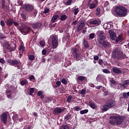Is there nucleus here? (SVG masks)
<instances>
[{
  "instance_id": "9",
  "label": "nucleus",
  "mask_w": 129,
  "mask_h": 129,
  "mask_svg": "<svg viewBox=\"0 0 129 129\" xmlns=\"http://www.w3.org/2000/svg\"><path fill=\"white\" fill-rule=\"evenodd\" d=\"M23 9L27 13H31L33 10L34 6L31 4H26L23 7Z\"/></svg>"
},
{
  "instance_id": "26",
  "label": "nucleus",
  "mask_w": 129,
  "mask_h": 129,
  "mask_svg": "<svg viewBox=\"0 0 129 129\" xmlns=\"http://www.w3.org/2000/svg\"><path fill=\"white\" fill-rule=\"evenodd\" d=\"M19 51L22 53H24L26 52V50L25 49V46L23 45H21L19 48Z\"/></svg>"
},
{
  "instance_id": "64",
  "label": "nucleus",
  "mask_w": 129,
  "mask_h": 129,
  "mask_svg": "<svg viewBox=\"0 0 129 129\" xmlns=\"http://www.w3.org/2000/svg\"><path fill=\"white\" fill-rule=\"evenodd\" d=\"M94 59L95 60H98L99 59V56H94Z\"/></svg>"
},
{
  "instance_id": "62",
  "label": "nucleus",
  "mask_w": 129,
  "mask_h": 129,
  "mask_svg": "<svg viewBox=\"0 0 129 129\" xmlns=\"http://www.w3.org/2000/svg\"><path fill=\"white\" fill-rule=\"evenodd\" d=\"M107 64V62H102V63L101 64L102 68H105V66Z\"/></svg>"
},
{
  "instance_id": "28",
  "label": "nucleus",
  "mask_w": 129,
  "mask_h": 129,
  "mask_svg": "<svg viewBox=\"0 0 129 129\" xmlns=\"http://www.w3.org/2000/svg\"><path fill=\"white\" fill-rule=\"evenodd\" d=\"M122 39V36L121 34H119L118 37L117 38L116 40H115V42L116 43H118L119 42H120L121 39Z\"/></svg>"
},
{
  "instance_id": "37",
  "label": "nucleus",
  "mask_w": 129,
  "mask_h": 129,
  "mask_svg": "<svg viewBox=\"0 0 129 129\" xmlns=\"http://www.w3.org/2000/svg\"><path fill=\"white\" fill-rule=\"evenodd\" d=\"M100 15V8H97L96 9V16L99 17Z\"/></svg>"
},
{
  "instance_id": "3",
  "label": "nucleus",
  "mask_w": 129,
  "mask_h": 129,
  "mask_svg": "<svg viewBox=\"0 0 129 129\" xmlns=\"http://www.w3.org/2000/svg\"><path fill=\"white\" fill-rule=\"evenodd\" d=\"M114 12L117 16L123 17L126 15L127 10L123 7L119 6L115 8Z\"/></svg>"
},
{
  "instance_id": "12",
  "label": "nucleus",
  "mask_w": 129,
  "mask_h": 129,
  "mask_svg": "<svg viewBox=\"0 0 129 129\" xmlns=\"http://www.w3.org/2000/svg\"><path fill=\"white\" fill-rule=\"evenodd\" d=\"M106 104L108 106V108H111L115 106L116 102L114 100L111 99L107 100Z\"/></svg>"
},
{
  "instance_id": "52",
  "label": "nucleus",
  "mask_w": 129,
  "mask_h": 129,
  "mask_svg": "<svg viewBox=\"0 0 129 129\" xmlns=\"http://www.w3.org/2000/svg\"><path fill=\"white\" fill-rule=\"evenodd\" d=\"M102 78H103V75H102L101 74H99V75H98L96 78H97V80H101V79Z\"/></svg>"
},
{
  "instance_id": "48",
  "label": "nucleus",
  "mask_w": 129,
  "mask_h": 129,
  "mask_svg": "<svg viewBox=\"0 0 129 129\" xmlns=\"http://www.w3.org/2000/svg\"><path fill=\"white\" fill-rule=\"evenodd\" d=\"M39 44L41 47H44L45 45V43L43 40H41L39 42Z\"/></svg>"
},
{
  "instance_id": "10",
  "label": "nucleus",
  "mask_w": 129,
  "mask_h": 129,
  "mask_svg": "<svg viewBox=\"0 0 129 129\" xmlns=\"http://www.w3.org/2000/svg\"><path fill=\"white\" fill-rule=\"evenodd\" d=\"M73 55L74 58L76 59H79L80 57L79 49L76 47H75L73 50Z\"/></svg>"
},
{
  "instance_id": "61",
  "label": "nucleus",
  "mask_w": 129,
  "mask_h": 129,
  "mask_svg": "<svg viewBox=\"0 0 129 129\" xmlns=\"http://www.w3.org/2000/svg\"><path fill=\"white\" fill-rule=\"evenodd\" d=\"M104 33L103 31H101L99 33V36H104Z\"/></svg>"
},
{
  "instance_id": "14",
  "label": "nucleus",
  "mask_w": 129,
  "mask_h": 129,
  "mask_svg": "<svg viewBox=\"0 0 129 129\" xmlns=\"http://www.w3.org/2000/svg\"><path fill=\"white\" fill-rule=\"evenodd\" d=\"M42 26V24L39 22H37L35 23H33L32 24V27L33 29H40Z\"/></svg>"
},
{
  "instance_id": "27",
  "label": "nucleus",
  "mask_w": 129,
  "mask_h": 129,
  "mask_svg": "<svg viewBox=\"0 0 129 129\" xmlns=\"http://www.w3.org/2000/svg\"><path fill=\"white\" fill-rule=\"evenodd\" d=\"M86 79V77L85 76H79L77 78V80L80 81H83L84 80H85Z\"/></svg>"
},
{
  "instance_id": "44",
  "label": "nucleus",
  "mask_w": 129,
  "mask_h": 129,
  "mask_svg": "<svg viewBox=\"0 0 129 129\" xmlns=\"http://www.w3.org/2000/svg\"><path fill=\"white\" fill-rule=\"evenodd\" d=\"M72 99V96L71 95H69L67 99V102L68 103H71Z\"/></svg>"
},
{
  "instance_id": "29",
  "label": "nucleus",
  "mask_w": 129,
  "mask_h": 129,
  "mask_svg": "<svg viewBox=\"0 0 129 129\" xmlns=\"http://www.w3.org/2000/svg\"><path fill=\"white\" fill-rule=\"evenodd\" d=\"M67 16L66 15L64 14V15H62L61 16L60 20L61 21H64L67 20Z\"/></svg>"
},
{
  "instance_id": "51",
  "label": "nucleus",
  "mask_w": 129,
  "mask_h": 129,
  "mask_svg": "<svg viewBox=\"0 0 129 129\" xmlns=\"http://www.w3.org/2000/svg\"><path fill=\"white\" fill-rule=\"evenodd\" d=\"M74 14L75 16L77 15V14H78L79 11V9L78 8H76L74 9Z\"/></svg>"
},
{
  "instance_id": "43",
  "label": "nucleus",
  "mask_w": 129,
  "mask_h": 129,
  "mask_svg": "<svg viewBox=\"0 0 129 129\" xmlns=\"http://www.w3.org/2000/svg\"><path fill=\"white\" fill-rule=\"evenodd\" d=\"M34 91V88H31L30 90H29V95L32 96Z\"/></svg>"
},
{
  "instance_id": "2",
  "label": "nucleus",
  "mask_w": 129,
  "mask_h": 129,
  "mask_svg": "<svg viewBox=\"0 0 129 129\" xmlns=\"http://www.w3.org/2000/svg\"><path fill=\"white\" fill-rule=\"evenodd\" d=\"M110 120L109 121V122L110 124L112 125H120L122 123L124 119V117L122 115H118V116H116V115H114V116H110L109 117Z\"/></svg>"
},
{
  "instance_id": "36",
  "label": "nucleus",
  "mask_w": 129,
  "mask_h": 129,
  "mask_svg": "<svg viewBox=\"0 0 129 129\" xmlns=\"http://www.w3.org/2000/svg\"><path fill=\"white\" fill-rule=\"evenodd\" d=\"M110 83H111V87H113V85H117L118 84H116V82L113 79H112L111 80H110Z\"/></svg>"
},
{
  "instance_id": "31",
  "label": "nucleus",
  "mask_w": 129,
  "mask_h": 129,
  "mask_svg": "<svg viewBox=\"0 0 129 129\" xmlns=\"http://www.w3.org/2000/svg\"><path fill=\"white\" fill-rule=\"evenodd\" d=\"M20 84L21 86H25L28 84V81H27V79L25 80H22L20 82Z\"/></svg>"
},
{
  "instance_id": "13",
  "label": "nucleus",
  "mask_w": 129,
  "mask_h": 129,
  "mask_svg": "<svg viewBox=\"0 0 129 129\" xmlns=\"http://www.w3.org/2000/svg\"><path fill=\"white\" fill-rule=\"evenodd\" d=\"M31 31V28L30 27H25L20 30L22 34H28Z\"/></svg>"
},
{
  "instance_id": "15",
  "label": "nucleus",
  "mask_w": 129,
  "mask_h": 129,
  "mask_svg": "<svg viewBox=\"0 0 129 129\" xmlns=\"http://www.w3.org/2000/svg\"><path fill=\"white\" fill-rule=\"evenodd\" d=\"M85 26V21L84 20H82L80 23L79 26L77 27V32H80L82 29L84 28Z\"/></svg>"
},
{
  "instance_id": "57",
  "label": "nucleus",
  "mask_w": 129,
  "mask_h": 129,
  "mask_svg": "<svg viewBox=\"0 0 129 129\" xmlns=\"http://www.w3.org/2000/svg\"><path fill=\"white\" fill-rule=\"evenodd\" d=\"M32 126L31 125H28L27 126H25L23 129H31Z\"/></svg>"
},
{
  "instance_id": "53",
  "label": "nucleus",
  "mask_w": 129,
  "mask_h": 129,
  "mask_svg": "<svg viewBox=\"0 0 129 129\" xmlns=\"http://www.w3.org/2000/svg\"><path fill=\"white\" fill-rule=\"evenodd\" d=\"M95 36V34L94 33H91L89 35V38L91 39H94Z\"/></svg>"
},
{
  "instance_id": "35",
  "label": "nucleus",
  "mask_w": 129,
  "mask_h": 129,
  "mask_svg": "<svg viewBox=\"0 0 129 129\" xmlns=\"http://www.w3.org/2000/svg\"><path fill=\"white\" fill-rule=\"evenodd\" d=\"M89 110L87 109H84V110H82L80 111V114L81 115L84 114H86L88 112Z\"/></svg>"
},
{
  "instance_id": "11",
  "label": "nucleus",
  "mask_w": 129,
  "mask_h": 129,
  "mask_svg": "<svg viewBox=\"0 0 129 129\" xmlns=\"http://www.w3.org/2000/svg\"><path fill=\"white\" fill-rule=\"evenodd\" d=\"M0 120L4 124H6L7 122H8V114L5 112L2 113L0 116Z\"/></svg>"
},
{
  "instance_id": "55",
  "label": "nucleus",
  "mask_w": 129,
  "mask_h": 129,
  "mask_svg": "<svg viewBox=\"0 0 129 129\" xmlns=\"http://www.w3.org/2000/svg\"><path fill=\"white\" fill-rule=\"evenodd\" d=\"M49 9L45 8L44 9V14H47L49 12Z\"/></svg>"
},
{
  "instance_id": "42",
  "label": "nucleus",
  "mask_w": 129,
  "mask_h": 129,
  "mask_svg": "<svg viewBox=\"0 0 129 129\" xmlns=\"http://www.w3.org/2000/svg\"><path fill=\"white\" fill-rule=\"evenodd\" d=\"M72 3V0H67V2L65 4L66 6H71Z\"/></svg>"
},
{
  "instance_id": "1",
  "label": "nucleus",
  "mask_w": 129,
  "mask_h": 129,
  "mask_svg": "<svg viewBox=\"0 0 129 129\" xmlns=\"http://www.w3.org/2000/svg\"><path fill=\"white\" fill-rule=\"evenodd\" d=\"M112 57L118 61L125 59L126 56L123 54L120 47H116L112 53Z\"/></svg>"
},
{
  "instance_id": "41",
  "label": "nucleus",
  "mask_w": 129,
  "mask_h": 129,
  "mask_svg": "<svg viewBox=\"0 0 129 129\" xmlns=\"http://www.w3.org/2000/svg\"><path fill=\"white\" fill-rule=\"evenodd\" d=\"M86 92V89H82V90L80 91L79 93L82 95H85Z\"/></svg>"
},
{
  "instance_id": "16",
  "label": "nucleus",
  "mask_w": 129,
  "mask_h": 129,
  "mask_svg": "<svg viewBox=\"0 0 129 129\" xmlns=\"http://www.w3.org/2000/svg\"><path fill=\"white\" fill-rule=\"evenodd\" d=\"M109 34H110V37L112 40H115L116 38V34L114 31L110 30H109Z\"/></svg>"
},
{
  "instance_id": "33",
  "label": "nucleus",
  "mask_w": 129,
  "mask_h": 129,
  "mask_svg": "<svg viewBox=\"0 0 129 129\" xmlns=\"http://www.w3.org/2000/svg\"><path fill=\"white\" fill-rule=\"evenodd\" d=\"M108 108H110L108 107L107 104L106 103L105 105H103L102 110L103 111V112H106L108 110Z\"/></svg>"
},
{
  "instance_id": "38",
  "label": "nucleus",
  "mask_w": 129,
  "mask_h": 129,
  "mask_svg": "<svg viewBox=\"0 0 129 129\" xmlns=\"http://www.w3.org/2000/svg\"><path fill=\"white\" fill-rule=\"evenodd\" d=\"M60 85H61V82H60V81H56V85L55 86V87H54V86H53V87L54 88H58V87H59L60 86Z\"/></svg>"
},
{
  "instance_id": "63",
  "label": "nucleus",
  "mask_w": 129,
  "mask_h": 129,
  "mask_svg": "<svg viewBox=\"0 0 129 129\" xmlns=\"http://www.w3.org/2000/svg\"><path fill=\"white\" fill-rule=\"evenodd\" d=\"M103 60L101 59H99V60H98V63L100 65H101L102 63H103Z\"/></svg>"
},
{
  "instance_id": "58",
  "label": "nucleus",
  "mask_w": 129,
  "mask_h": 129,
  "mask_svg": "<svg viewBox=\"0 0 129 129\" xmlns=\"http://www.w3.org/2000/svg\"><path fill=\"white\" fill-rule=\"evenodd\" d=\"M42 94H43V92H42V91H39L37 92V96H40L42 95Z\"/></svg>"
},
{
  "instance_id": "5",
  "label": "nucleus",
  "mask_w": 129,
  "mask_h": 129,
  "mask_svg": "<svg viewBox=\"0 0 129 129\" xmlns=\"http://www.w3.org/2000/svg\"><path fill=\"white\" fill-rule=\"evenodd\" d=\"M48 42H51L53 49H56L58 46V41L57 40L56 36L51 35L48 39Z\"/></svg>"
},
{
  "instance_id": "8",
  "label": "nucleus",
  "mask_w": 129,
  "mask_h": 129,
  "mask_svg": "<svg viewBox=\"0 0 129 129\" xmlns=\"http://www.w3.org/2000/svg\"><path fill=\"white\" fill-rule=\"evenodd\" d=\"M3 47L6 50H9L10 52H12L15 51V48H12V46H11V44L9 43V42L8 41H6L4 42L3 44Z\"/></svg>"
},
{
  "instance_id": "60",
  "label": "nucleus",
  "mask_w": 129,
  "mask_h": 129,
  "mask_svg": "<svg viewBox=\"0 0 129 129\" xmlns=\"http://www.w3.org/2000/svg\"><path fill=\"white\" fill-rule=\"evenodd\" d=\"M13 24L15 27L19 26V23L17 22L13 21Z\"/></svg>"
},
{
  "instance_id": "20",
  "label": "nucleus",
  "mask_w": 129,
  "mask_h": 129,
  "mask_svg": "<svg viewBox=\"0 0 129 129\" xmlns=\"http://www.w3.org/2000/svg\"><path fill=\"white\" fill-rule=\"evenodd\" d=\"M112 71L114 74L118 75L122 73V71L117 67H114L112 69Z\"/></svg>"
},
{
  "instance_id": "23",
  "label": "nucleus",
  "mask_w": 129,
  "mask_h": 129,
  "mask_svg": "<svg viewBox=\"0 0 129 129\" xmlns=\"http://www.w3.org/2000/svg\"><path fill=\"white\" fill-rule=\"evenodd\" d=\"M58 17L59 16L58 15H54L51 19V22L54 23L55 22H56V20L58 18Z\"/></svg>"
},
{
  "instance_id": "24",
  "label": "nucleus",
  "mask_w": 129,
  "mask_h": 129,
  "mask_svg": "<svg viewBox=\"0 0 129 129\" xmlns=\"http://www.w3.org/2000/svg\"><path fill=\"white\" fill-rule=\"evenodd\" d=\"M37 14H38L37 10L33 8V11L31 12V15L32 16V17L35 18Z\"/></svg>"
},
{
  "instance_id": "21",
  "label": "nucleus",
  "mask_w": 129,
  "mask_h": 129,
  "mask_svg": "<svg viewBox=\"0 0 129 129\" xmlns=\"http://www.w3.org/2000/svg\"><path fill=\"white\" fill-rule=\"evenodd\" d=\"M94 3H93V4L92 3V4H90V6H89L90 10H93V9L96 8L97 5L98 4L97 0H95Z\"/></svg>"
},
{
  "instance_id": "49",
  "label": "nucleus",
  "mask_w": 129,
  "mask_h": 129,
  "mask_svg": "<svg viewBox=\"0 0 129 129\" xmlns=\"http://www.w3.org/2000/svg\"><path fill=\"white\" fill-rule=\"evenodd\" d=\"M0 25L2 27H4L6 26V23L4 20H1L0 22Z\"/></svg>"
},
{
  "instance_id": "59",
  "label": "nucleus",
  "mask_w": 129,
  "mask_h": 129,
  "mask_svg": "<svg viewBox=\"0 0 129 129\" xmlns=\"http://www.w3.org/2000/svg\"><path fill=\"white\" fill-rule=\"evenodd\" d=\"M42 54L43 55H46V50L45 49H43L42 51Z\"/></svg>"
},
{
  "instance_id": "17",
  "label": "nucleus",
  "mask_w": 129,
  "mask_h": 129,
  "mask_svg": "<svg viewBox=\"0 0 129 129\" xmlns=\"http://www.w3.org/2000/svg\"><path fill=\"white\" fill-rule=\"evenodd\" d=\"M91 25L99 26L101 24V21H98L97 20H91L89 22Z\"/></svg>"
},
{
  "instance_id": "50",
  "label": "nucleus",
  "mask_w": 129,
  "mask_h": 129,
  "mask_svg": "<svg viewBox=\"0 0 129 129\" xmlns=\"http://www.w3.org/2000/svg\"><path fill=\"white\" fill-rule=\"evenodd\" d=\"M74 110L76 111H79L81 110L80 107L78 106H75V107L74 108Z\"/></svg>"
},
{
  "instance_id": "32",
  "label": "nucleus",
  "mask_w": 129,
  "mask_h": 129,
  "mask_svg": "<svg viewBox=\"0 0 129 129\" xmlns=\"http://www.w3.org/2000/svg\"><path fill=\"white\" fill-rule=\"evenodd\" d=\"M83 45L86 48H88L89 47V45L88 44V41H87L86 40H84V41L83 42Z\"/></svg>"
},
{
  "instance_id": "34",
  "label": "nucleus",
  "mask_w": 129,
  "mask_h": 129,
  "mask_svg": "<svg viewBox=\"0 0 129 129\" xmlns=\"http://www.w3.org/2000/svg\"><path fill=\"white\" fill-rule=\"evenodd\" d=\"M60 129H70V127L68 125L62 124L60 127Z\"/></svg>"
},
{
  "instance_id": "46",
  "label": "nucleus",
  "mask_w": 129,
  "mask_h": 129,
  "mask_svg": "<svg viewBox=\"0 0 129 129\" xmlns=\"http://www.w3.org/2000/svg\"><path fill=\"white\" fill-rule=\"evenodd\" d=\"M61 83L64 85H67L68 84V82L67 81V80L64 78H63L61 80Z\"/></svg>"
},
{
  "instance_id": "7",
  "label": "nucleus",
  "mask_w": 129,
  "mask_h": 129,
  "mask_svg": "<svg viewBox=\"0 0 129 129\" xmlns=\"http://www.w3.org/2000/svg\"><path fill=\"white\" fill-rule=\"evenodd\" d=\"M66 110V108L62 107H55L54 110H53V114L54 115H58L61 113H62L63 111H64Z\"/></svg>"
},
{
  "instance_id": "25",
  "label": "nucleus",
  "mask_w": 129,
  "mask_h": 129,
  "mask_svg": "<svg viewBox=\"0 0 129 129\" xmlns=\"http://www.w3.org/2000/svg\"><path fill=\"white\" fill-rule=\"evenodd\" d=\"M72 116V115L69 112L66 115V116L64 117V120L65 122L67 121L69 119H71Z\"/></svg>"
},
{
  "instance_id": "18",
  "label": "nucleus",
  "mask_w": 129,
  "mask_h": 129,
  "mask_svg": "<svg viewBox=\"0 0 129 129\" xmlns=\"http://www.w3.org/2000/svg\"><path fill=\"white\" fill-rule=\"evenodd\" d=\"M20 16L22 18V19L24 21H27V19L29 18L28 16V14H27L26 12H23L21 14Z\"/></svg>"
},
{
  "instance_id": "45",
  "label": "nucleus",
  "mask_w": 129,
  "mask_h": 129,
  "mask_svg": "<svg viewBox=\"0 0 129 129\" xmlns=\"http://www.w3.org/2000/svg\"><path fill=\"white\" fill-rule=\"evenodd\" d=\"M103 72L106 74H110V71L106 69H103Z\"/></svg>"
},
{
  "instance_id": "39",
  "label": "nucleus",
  "mask_w": 129,
  "mask_h": 129,
  "mask_svg": "<svg viewBox=\"0 0 129 129\" xmlns=\"http://www.w3.org/2000/svg\"><path fill=\"white\" fill-rule=\"evenodd\" d=\"M122 96H123V98H127L128 96H129V92L127 94L125 92L123 93Z\"/></svg>"
},
{
  "instance_id": "40",
  "label": "nucleus",
  "mask_w": 129,
  "mask_h": 129,
  "mask_svg": "<svg viewBox=\"0 0 129 129\" xmlns=\"http://www.w3.org/2000/svg\"><path fill=\"white\" fill-rule=\"evenodd\" d=\"M6 35L4 33L0 32V40L6 39Z\"/></svg>"
},
{
  "instance_id": "6",
  "label": "nucleus",
  "mask_w": 129,
  "mask_h": 129,
  "mask_svg": "<svg viewBox=\"0 0 129 129\" xmlns=\"http://www.w3.org/2000/svg\"><path fill=\"white\" fill-rule=\"evenodd\" d=\"M7 62L12 66L17 67L18 69H20V68H21V65L22 64L21 61L17 59L9 60L7 61Z\"/></svg>"
},
{
  "instance_id": "22",
  "label": "nucleus",
  "mask_w": 129,
  "mask_h": 129,
  "mask_svg": "<svg viewBox=\"0 0 129 129\" xmlns=\"http://www.w3.org/2000/svg\"><path fill=\"white\" fill-rule=\"evenodd\" d=\"M89 105L90 107L93 109L96 110L97 108V106L96 105V104L92 102L91 101H89Z\"/></svg>"
},
{
  "instance_id": "30",
  "label": "nucleus",
  "mask_w": 129,
  "mask_h": 129,
  "mask_svg": "<svg viewBox=\"0 0 129 129\" xmlns=\"http://www.w3.org/2000/svg\"><path fill=\"white\" fill-rule=\"evenodd\" d=\"M29 79L30 81L32 82H35V78L34 75H31L29 77Z\"/></svg>"
},
{
  "instance_id": "4",
  "label": "nucleus",
  "mask_w": 129,
  "mask_h": 129,
  "mask_svg": "<svg viewBox=\"0 0 129 129\" xmlns=\"http://www.w3.org/2000/svg\"><path fill=\"white\" fill-rule=\"evenodd\" d=\"M98 37L99 44L102 45L105 48L109 47L110 44L105 36L98 35Z\"/></svg>"
},
{
  "instance_id": "56",
  "label": "nucleus",
  "mask_w": 129,
  "mask_h": 129,
  "mask_svg": "<svg viewBox=\"0 0 129 129\" xmlns=\"http://www.w3.org/2000/svg\"><path fill=\"white\" fill-rule=\"evenodd\" d=\"M124 83L126 87L128 86L129 85V80L124 81Z\"/></svg>"
},
{
  "instance_id": "47",
  "label": "nucleus",
  "mask_w": 129,
  "mask_h": 129,
  "mask_svg": "<svg viewBox=\"0 0 129 129\" xmlns=\"http://www.w3.org/2000/svg\"><path fill=\"white\" fill-rule=\"evenodd\" d=\"M28 59L33 61L34 59V56L33 55H29L28 56Z\"/></svg>"
},
{
  "instance_id": "54",
  "label": "nucleus",
  "mask_w": 129,
  "mask_h": 129,
  "mask_svg": "<svg viewBox=\"0 0 129 129\" xmlns=\"http://www.w3.org/2000/svg\"><path fill=\"white\" fill-rule=\"evenodd\" d=\"M6 62V60H5V59H4V58H0V63H2V64H5V63Z\"/></svg>"
},
{
  "instance_id": "19",
  "label": "nucleus",
  "mask_w": 129,
  "mask_h": 129,
  "mask_svg": "<svg viewBox=\"0 0 129 129\" xmlns=\"http://www.w3.org/2000/svg\"><path fill=\"white\" fill-rule=\"evenodd\" d=\"M14 22H15V20L13 18H9L7 20V25L8 26H12L13 24H14Z\"/></svg>"
}]
</instances>
